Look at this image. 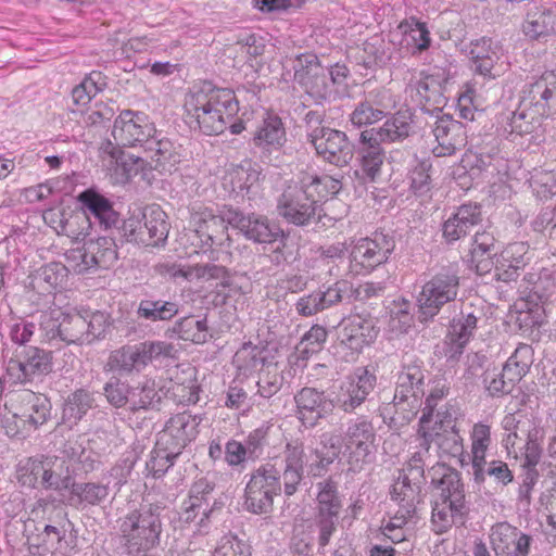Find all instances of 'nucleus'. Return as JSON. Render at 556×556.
<instances>
[{
  "label": "nucleus",
  "mask_w": 556,
  "mask_h": 556,
  "mask_svg": "<svg viewBox=\"0 0 556 556\" xmlns=\"http://www.w3.org/2000/svg\"><path fill=\"white\" fill-rule=\"evenodd\" d=\"M103 166L112 172L117 181L124 182L138 174L139 169L148 162L141 156L125 153L121 147L111 141L100 148Z\"/></svg>",
  "instance_id": "obj_23"
},
{
  "label": "nucleus",
  "mask_w": 556,
  "mask_h": 556,
  "mask_svg": "<svg viewBox=\"0 0 556 556\" xmlns=\"http://www.w3.org/2000/svg\"><path fill=\"white\" fill-rule=\"evenodd\" d=\"M375 441V427L367 416L349 419L342 433V442L350 470L361 471L374 460Z\"/></svg>",
  "instance_id": "obj_5"
},
{
  "label": "nucleus",
  "mask_w": 556,
  "mask_h": 556,
  "mask_svg": "<svg viewBox=\"0 0 556 556\" xmlns=\"http://www.w3.org/2000/svg\"><path fill=\"white\" fill-rule=\"evenodd\" d=\"M61 327V340L67 344L86 343L87 321L84 314L79 312L63 313Z\"/></svg>",
  "instance_id": "obj_45"
},
{
  "label": "nucleus",
  "mask_w": 556,
  "mask_h": 556,
  "mask_svg": "<svg viewBox=\"0 0 556 556\" xmlns=\"http://www.w3.org/2000/svg\"><path fill=\"white\" fill-rule=\"evenodd\" d=\"M424 479L401 472L392 485L391 498L397 503L401 514L415 515L422 503Z\"/></svg>",
  "instance_id": "obj_26"
},
{
  "label": "nucleus",
  "mask_w": 556,
  "mask_h": 556,
  "mask_svg": "<svg viewBox=\"0 0 556 556\" xmlns=\"http://www.w3.org/2000/svg\"><path fill=\"white\" fill-rule=\"evenodd\" d=\"M295 416L306 429H313L332 414L334 403L324 391L304 387L294 395Z\"/></svg>",
  "instance_id": "obj_15"
},
{
  "label": "nucleus",
  "mask_w": 556,
  "mask_h": 556,
  "mask_svg": "<svg viewBox=\"0 0 556 556\" xmlns=\"http://www.w3.org/2000/svg\"><path fill=\"white\" fill-rule=\"evenodd\" d=\"M262 349L252 343H244L233 355L232 363L243 375L256 370L264 363Z\"/></svg>",
  "instance_id": "obj_53"
},
{
  "label": "nucleus",
  "mask_w": 556,
  "mask_h": 556,
  "mask_svg": "<svg viewBox=\"0 0 556 556\" xmlns=\"http://www.w3.org/2000/svg\"><path fill=\"white\" fill-rule=\"evenodd\" d=\"M393 108L391 96L386 90H375L366 94L350 114V122L358 128L382 121Z\"/></svg>",
  "instance_id": "obj_22"
},
{
  "label": "nucleus",
  "mask_w": 556,
  "mask_h": 556,
  "mask_svg": "<svg viewBox=\"0 0 556 556\" xmlns=\"http://www.w3.org/2000/svg\"><path fill=\"white\" fill-rule=\"evenodd\" d=\"M143 227L147 229L146 237L151 240L147 247H157L163 244L169 232L166 213L160 205L152 204L142 212Z\"/></svg>",
  "instance_id": "obj_33"
},
{
  "label": "nucleus",
  "mask_w": 556,
  "mask_h": 556,
  "mask_svg": "<svg viewBox=\"0 0 556 556\" xmlns=\"http://www.w3.org/2000/svg\"><path fill=\"white\" fill-rule=\"evenodd\" d=\"M190 224L203 247H211L215 238L227 229L225 219L211 211L193 214Z\"/></svg>",
  "instance_id": "obj_34"
},
{
  "label": "nucleus",
  "mask_w": 556,
  "mask_h": 556,
  "mask_svg": "<svg viewBox=\"0 0 556 556\" xmlns=\"http://www.w3.org/2000/svg\"><path fill=\"white\" fill-rule=\"evenodd\" d=\"M108 370L131 372L144 368L140 351L137 345H126L111 353L105 365Z\"/></svg>",
  "instance_id": "obj_42"
},
{
  "label": "nucleus",
  "mask_w": 556,
  "mask_h": 556,
  "mask_svg": "<svg viewBox=\"0 0 556 556\" xmlns=\"http://www.w3.org/2000/svg\"><path fill=\"white\" fill-rule=\"evenodd\" d=\"M162 511L163 507L157 504L141 505L122 519L121 544L127 555H146L160 544Z\"/></svg>",
  "instance_id": "obj_3"
},
{
  "label": "nucleus",
  "mask_w": 556,
  "mask_h": 556,
  "mask_svg": "<svg viewBox=\"0 0 556 556\" xmlns=\"http://www.w3.org/2000/svg\"><path fill=\"white\" fill-rule=\"evenodd\" d=\"M18 367L24 378L36 374L48 372L51 367L49 353L38 348L30 346L25 350L24 359L18 362Z\"/></svg>",
  "instance_id": "obj_52"
},
{
  "label": "nucleus",
  "mask_w": 556,
  "mask_h": 556,
  "mask_svg": "<svg viewBox=\"0 0 556 556\" xmlns=\"http://www.w3.org/2000/svg\"><path fill=\"white\" fill-rule=\"evenodd\" d=\"M88 252L96 261L98 268H109L117 260L116 244L111 237H99L96 240H89Z\"/></svg>",
  "instance_id": "obj_50"
},
{
  "label": "nucleus",
  "mask_w": 556,
  "mask_h": 556,
  "mask_svg": "<svg viewBox=\"0 0 556 556\" xmlns=\"http://www.w3.org/2000/svg\"><path fill=\"white\" fill-rule=\"evenodd\" d=\"M311 143L318 156L339 167L346 166L354 156L353 143L343 131L337 129L314 130Z\"/></svg>",
  "instance_id": "obj_14"
},
{
  "label": "nucleus",
  "mask_w": 556,
  "mask_h": 556,
  "mask_svg": "<svg viewBox=\"0 0 556 556\" xmlns=\"http://www.w3.org/2000/svg\"><path fill=\"white\" fill-rule=\"evenodd\" d=\"M156 135L154 125L147 114L132 110H124L115 118L112 136L115 146H143L150 137Z\"/></svg>",
  "instance_id": "obj_12"
},
{
  "label": "nucleus",
  "mask_w": 556,
  "mask_h": 556,
  "mask_svg": "<svg viewBox=\"0 0 556 556\" xmlns=\"http://www.w3.org/2000/svg\"><path fill=\"white\" fill-rule=\"evenodd\" d=\"M308 191L317 193L319 199L327 198L339 193L342 188L340 179L332 176H308L303 178Z\"/></svg>",
  "instance_id": "obj_59"
},
{
  "label": "nucleus",
  "mask_w": 556,
  "mask_h": 556,
  "mask_svg": "<svg viewBox=\"0 0 556 556\" xmlns=\"http://www.w3.org/2000/svg\"><path fill=\"white\" fill-rule=\"evenodd\" d=\"M285 491L282 471L266 464L257 468L245 488L244 506L253 514H267L274 505V497Z\"/></svg>",
  "instance_id": "obj_7"
},
{
  "label": "nucleus",
  "mask_w": 556,
  "mask_h": 556,
  "mask_svg": "<svg viewBox=\"0 0 556 556\" xmlns=\"http://www.w3.org/2000/svg\"><path fill=\"white\" fill-rule=\"evenodd\" d=\"M108 402L114 407H124L129 403L130 386L112 377L103 387Z\"/></svg>",
  "instance_id": "obj_64"
},
{
  "label": "nucleus",
  "mask_w": 556,
  "mask_h": 556,
  "mask_svg": "<svg viewBox=\"0 0 556 556\" xmlns=\"http://www.w3.org/2000/svg\"><path fill=\"white\" fill-rule=\"evenodd\" d=\"M101 73L92 72L72 91V98L75 104L86 105L93 97L102 89L103 83L101 81Z\"/></svg>",
  "instance_id": "obj_55"
},
{
  "label": "nucleus",
  "mask_w": 556,
  "mask_h": 556,
  "mask_svg": "<svg viewBox=\"0 0 556 556\" xmlns=\"http://www.w3.org/2000/svg\"><path fill=\"white\" fill-rule=\"evenodd\" d=\"M294 80L317 103L337 100L338 90L331 87L326 70L314 54H300L293 65Z\"/></svg>",
  "instance_id": "obj_8"
},
{
  "label": "nucleus",
  "mask_w": 556,
  "mask_h": 556,
  "mask_svg": "<svg viewBox=\"0 0 556 556\" xmlns=\"http://www.w3.org/2000/svg\"><path fill=\"white\" fill-rule=\"evenodd\" d=\"M319 443L329 452L326 453L317 447L306 450L300 439L287 442L282 453V479L286 496L290 497L296 493L305 472L312 477H321L339 457L343 444L342 435L336 431H326L320 434Z\"/></svg>",
  "instance_id": "obj_2"
},
{
  "label": "nucleus",
  "mask_w": 556,
  "mask_h": 556,
  "mask_svg": "<svg viewBox=\"0 0 556 556\" xmlns=\"http://www.w3.org/2000/svg\"><path fill=\"white\" fill-rule=\"evenodd\" d=\"M161 396L153 380H144L138 387H130L129 408L132 412L149 409L160 403Z\"/></svg>",
  "instance_id": "obj_49"
},
{
  "label": "nucleus",
  "mask_w": 556,
  "mask_h": 556,
  "mask_svg": "<svg viewBox=\"0 0 556 556\" xmlns=\"http://www.w3.org/2000/svg\"><path fill=\"white\" fill-rule=\"evenodd\" d=\"M472 475L477 483H481L486 477L492 478L497 484L507 485L514 480V475L508 465L503 460L486 462L483 457L482 462L472 460Z\"/></svg>",
  "instance_id": "obj_36"
},
{
  "label": "nucleus",
  "mask_w": 556,
  "mask_h": 556,
  "mask_svg": "<svg viewBox=\"0 0 556 556\" xmlns=\"http://www.w3.org/2000/svg\"><path fill=\"white\" fill-rule=\"evenodd\" d=\"M437 146L432 148L435 156H448L466 146V129L462 122L453 119L447 114L437 115L432 126Z\"/></svg>",
  "instance_id": "obj_18"
},
{
  "label": "nucleus",
  "mask_w": 556,
  "mask_h": 556,
  "mask_svg": "<svg viewBox=\"0 0 556 556\" xmlns=\"http://www.w3.org/2000/svg\"><path fill=\"white\" fill-rule=\"evenodd\" d=\"M377 378L367 367L356 368L352 375L341 382L336 396L332 399L334 407L346 414L358 408L374 391Z\"/></svg>",
  "instance_id": "obj_11"
},
{
  "label": "nucleus",
  "mask_w": 556,
  "mask_h": 556,
  "mask_svg": "<svg viewBox=\"0 0 556 556\" xmlns=\"http://www.w3.org/2000/svg\"><path fill=\"white\" fill-rule=\"evenodd\" d=\"M228 223L248 240L257 243H271L279 237V228L271 225L264 215L233 211L229 213Z\"/></svg>",
  "instance_id": "obj_21"
},
{
  "label": "nucleus",
  "mask_w": 556,
  "mask_h": 556,
  "mask_svg": "<svg viewBox=\"0 0 556 556\" xmlns=\"http://www.w3.org/2000/svg\"><path fill=\"white\" fill-rule=\"evenodd\" d=\"M465 52L476 74L489 79H494L500 75L501 47L491 38L482 37L471 41Z\"/></svg>",
  "instance_id": "obj_19"
},
{
  "label": "nucleus",
  "mask_w": 556,
  "mask_h": 556,
  "mask_svg": "<svg viewBox=\"0 0 556 556\" xmlns=\"http://www.w3.org/2000/svg\"><path fill=\"white\" fill-rule=\"evenodd\" d=\"M467 507H454L451 503L434 500L432 505L431 523L435 533H445L466 514Z\"/></svg>",
  "instance_id": "obj_41"
},
{
  "label": "nucleus",
  "mask_w": 556,
  "mask_h": 556,
  "mask_svg": "<svg viewBox=\"0 0 556 556\" xmlns=\"http://www.w3.org/2000/svg\"><path fill=\"white\" fill-rule=\"evenodd\" d=\"M459 280L455 267H442L421 288L417 298L420 313L433 317L445 304L454 302L459 292Z\"/></svg>",
  "instance_id": "obj_6"
},
{
  "label": "nucleus",
  "mask_w": 556,
  "mask_h": 556,
  "mask_svg": "<svg viewBox=\"0 0 556 556\" xmlns=\"http://www.w3.org/2000/svg\"><path fill=\"white\" fill-rule=\"evenodd\" d=\"M31 514L35 518L29 519L26 523H31V530L35 532L74 527L65 508L47 498L38 500Z\"/></svg>",
  "instance_id": "obj_25"
},
{
  "label": "nucleus",
  "mask_w": 556,
  "mask_h": 556,
  "mask_svg": "<svg viewBox=\"0 0 556 556\" xmlns=\"http://www.w3.org/2000/svg\"><path fill=\"white\" fill-rule=\"evenodd\" d=\"M20 400L23 404L22 416L30 425L37 427L47 421L51 406L46 396L25 390L20 394Z\"/></svg>",
  "instance_id": "obj_37"
},
{
  "label": "nucleus",
  "mask_w": 556,
  "mask_h": 556,
  "mask_svg": "<svg viewBox=\"0 0 556 556\" xmlns=\"http://www.w3.org/2000/svg\"><path fill=\"white\" fill-rule=\"evenodd\" d=\"M477 321L478 318L472 313L465 312L453 318L446 336L452 357L463 353L477 328Z\"/></svg>",
  "instance_id": "obj_31"
},
{
  "label": "nucleus",
  "mask_w": 556,
  "mask_h": 556,
  "mask_svg": "<svg viewBox=\"0 0 556 556\" xmlns=\"http://www.w3.org/2000/svg\"><path fill=\"white\" fill-rule=\"evenodd\" d=\"M42 471L39 486L47 490H67L71 485V476L65 460L58 456H41Z\"/></svg>",
  "instance_id": "obj_30"
},
{
  "label": "nucleus",
  "mask_w": 556,
  "mask_h": 556,
  "mask_svg": "<svg viewBox=\"0 0 556 556\" xmlns=\"http://www.w3.org/2000/svg\"><path fill=\"white\" fill-rule=\"evenodd\" d=\"M144 367L162 357L174 358L176 350L172 343L164 341H146L138 344Z\"/></svg>",
  "instance_id": "obj_60"
},
{
  "label": "nucleus",
  "mask_w": 556,
  "mask_h": 556,
  "mask_svg": "<svg viewBox=\"0 0 556 556\" xmlns=\"http://www.w3.org/2000/svg\"><path fill=\"white\" fill-rule=\"evenodd\" d=\"M410 124L402 115H393L379 128L364 130L361 134L362 143H375L380 146L384 142H395L408 137Z\"/></svg>",
  "instance_id": "obj_28"
},
{
  "label": "nucleus",
  "mask_w": 556,
  "mask_h": 556,
  "mask_svg": "<svg viewBox=\"0 0 556 556\" xmlns=\"http://www.w3.org/2000/svg\"><path fill=\"white\" fill-rule=\"evenodd\" d=\"M93 397L90 392L78 389L71 393L63 406V419L76 424L92 407Z\"/></svg>",
  "instance_id": "obj_46"
},
{
  "label": "nucleus",
  "mask_w": 556,
  "mask_h": 556,
  "mask_svg": "<svg viewBox=\"0 0 556 556\" xmlns=\"http://www.w3.org/2000/svg\"><path fill=\"white\" fill-rule=\"evenodd\" d=\"M41 471V457H29L20 463L17 480L24 486L37 488L39 486Z\"/></svg>",
  "instance_id": "obj_61"
},
{
  "label": "nucleus",
  "mask_w": 556,
  "mask_h": 556,
  "mask_svg": "<svg viewBox=\"0 0 556 556\" xmlns=\"http://www.w3.org/2000/svg\"><path fill=\"white\" fill-rule=\"evenodd\" d=\"M164 446H155L151 452L150 458L146 463L147 470L154 477H162L173 465L180 453H170Z\"/></svg>",
  "instance_id": "obj_56"
},
{
  "label": "nucleus",
  "mask_w": 556,
  "mask_h": 556,
  "mask_svg": "<svg viewBox=\"0 0 556 556\" xmlns=\"http://www.w3.org/2000/svg\"><path fill=\"white\" fill-rule=\"evenodd\" d=\"M67 276V267L61 263L52 262L40 267L31 278L34 289L39 292L51 293L62 286Z\"/></svg>",
  "instance_id": "obj_38"
},
{
  "label": "nucleus",
  "mask_w": 556,
  "mask_h": 556,
  "mask_svg": "<svg viewBox=\"0 0 556 556\" xmlns=\"http://www.w3.org/2000/svg\"><path fill=\"white\" fill-rule=\"evenodd\" d=\"M339 339L353 351H361L369 345L378 334V329L370 316L353 314L342 319L339 325Z\"/></svg>",
  "instance_id": "obj_20"
},
{
  "label": "nucleus",
  "mask_w": 556,
  "mask_h": 556,
  "mask_svg": "<svg viewBox=\"0 0 556 556\" xmlns=\"http://www.w3.org/2000/svg\"><path fill=\"white\" fill-rule=\"evenodd\" d=\"M437 491L435 500L451 503L455 508L466 506L464 485L456 470L445 469L438 481Z\"/></svg>",
  "instance_id": "obj_35"
},
{
  "label": "nucleus",
  "mask_w": 556,
  "mask_h": 556,
  "mask_svg": "<svg viewBox=\"0 0 556 556\" xmlns=\"http://www.w3.org/2000/svg\"><path fill=\"white\" fill-rule=\"evenodd\" d=\"M288 141L287 129L281 117L265 113L251 134L250 143L260 153L264 162H271Z\"/></svg>",
  "instance_id": "obj_10"
},
{
  "label": "nucleus",
  "mask_w": 556,
  "mask_h": 556,
  "mask_svg": "<svg viewBox=\"0 0 556 556\" xmlns=\"http://www.w3.org/2000/svg\"><path fill=\"white\" fill-rule=\"evenodd\" d=\"M320 200L314 197L305 180L290 182L277 199V213L287 223L298 227L316 224L321 218Z\"/></svg>",
  "instance_id": "obj_4"
},
{
  "label": "nucleus",
  "mask_w": 556,
  "mask_h": 556,
  "mask_svg": "<svg viewBox=\"0 0 556 556\" xmlns=\"http://www.w3.org/2000/svg\"><path fill=\"white\" fill-rule=\"evenodd\" d=\"M432 165L429 161H420L410 172V189L417 197H428L432 189L430 170Z\"/></svg>",
  "instance_id": "obj_57"
},
{
  "label": "nucleus",
  "mask_w": 556,
  "mask_h": 556,
  "mask_svg": "<svg viewBox=\"0 0 556 556\" xmlns=\"http://www.w3.org/2000/svg\"><path fill=\"white\" fill-rule=\"evenodd\" d=\"M173 331L181 340L204 343L207 338L206 319H198L194 316L184 317L174 325Z\"/></svg>",
  "instance_id": "obj_48"
},
{
  "label": "nucleus",
  "mask_w": 556,
  "mask_h": 556,
  "mask_svg": "<svg viewBox=\"0 0 556 556\" xmlns=\"http://www.w3.org/2000/svg\"><path fill=\"white\" fill-rule=\"evenodd\" d=\"M110 483L106 482H79L70 485L71 494L78 498L79 504L100 505L110 494Z\"/></svg>",
  "instance_id": "obj_43"
},
{
  "label": "nucleus",
  "mask_w": 556,
  "mask_h": 556,
  "mask_svg": "<svg viewBox=\"0 0 556 556\" xmlns=\"http://www.w3.org/2000/svg\"><path fill=\"white\" fill-rule=\"evenodd\" d=\"M63 454L71 460L83 465L86 471L92 470L94 458L91 451H87L78 438L68 439L62 450Z\"/></svg>",
  "instance_id": "obj_62"
},
{
  "label": "nucleus",
  "mask_w": 556,
  "mask_h": 556,
  "mask_svg": "<svg viewBox=\"0 0 556 556\" xmlns=\"http://www.w3.org/2000/svg\"><path fill=\"white\" fill-rule=\"evenodd\" d=\"M527 534L506 522H501L492 528L491 543L496 556H502L516 542L522 540Z\"/></svg>",
  "instance_id": "obj_51"
},
{
  "label": "nucleus",
  "mask_w": 556,
  "mask_h": 556,
  "mask_svg": "<svg viewBox=\"0 0 556 556\" xmlns=\"http://www.w3.org/2000/svg\"><path fill=\"white\" fill-rule=\"evenodd\" d=\"M201 418L188 412L170 417L164 429L159 433L157 446L172 450L170 453H180L192 442L199 433Z\"/></svg>",
  "instance_id": "obj_16"
},
{
  "label": "nucleus",
  "mask_w": 556,
  "mask_h": 556,
  "mask_svg": "<svg viewBox=\"0 0 556 556\" xmlns=\"http://www.w3.org/2000/svg\"><path fill=\"white\" fill-rule=\"evenodd\" d=\"M395 248L393 238L382 232L361 238L351 251L352 261L367 270L386 263Z\"/></svg>",
  "instance_id": "obj_17"
},
{
  "label": "nucleus",
  "mask_w": 556,
  "mask_h": 556,
  "mask_svg": "<svg viewBox=\"0 0 556 556\" xmlns=\"http://www.w3.org/2000/svg\"><path fill=\"white\" fill-rule=\"evenodd\" d=\"M59 217V232L74 240H83L89 235L92 222L86 211L60 212Z\"/></svg>",
  "instance_id": "obj_40"
},
{
  "label": "nucleus",
  "mask_w": 556,
  "mask_h": 556,
  "mask_svg": "<svg viewBox=\"0 0 556 556\" xmlns=\"http://www.w3.org/2000/svg\"><path fill=\"white\" fill-rule=\"evenodd\" d=\"M495 238L489 231H477L470 248V263L480 275L492 268V255L495 254Z\"/></svg>",
  "instance_id": "obj_32"
},
{
  "label": "nucleus",
  "mask_w": 556,
  "mask_h": 556,
  "mask_svg": "<svg viewBox=\"0 0 556 556\" xmlns=\"http://www.w3.org/2000/svg\"><path fill=\"white\" fill-rule=\"evenodd\" d=\"M79 202L87 210L86 212L94 218L105 229L116 225L118 214L113 208L110 200L99 192L88 189L78 195Z\"/></svg>",
  "instance_id": "obj_29"
},
{
  "label": "nucleus",
  "mask_w": 556,
  "mask_h": 556,
  "mask_svg": "<svg viewBox=\"0 0 556 556\" xmlns=\"http://www.w3.org/2000/svg\"><path fill=\"white\" fill-rule=\"evenodd\" d=\"M554 20L555 16L548 10L535 8L527 14L523 31L531 39L547 36L554 30Z\"/></svg>",
  "instance_id": "obj_47"
},
{
  "label": "nucleus",
  "mask_w": 556,
  "mask_h": 556,
  "mask_svg": "<svg viewBox=\"0 0 556 556\" xmlns=\"http://www.w3.org/2000/svg\"><path fill=\"white\" fill-rule=\"evenodd\" d=\"M532 363L533 349L529 344L520 343L506 361L502 370H504L505 377L517 383L527 375Z\"/></svg>",
  "instance_id": "obj_39"
},
{
  "label": "nucleus",
  "mask_w": 556,
  "mask_h": 556,
  "mask_svg": "<svg viewBox=\"0 0 556 556\" xmlns=\"http://www.w3.org/2000/svg\"><path fill=\"white\" fill-rule=\"evenodd\" d=\"M146 157L150 159V167L161 173H172L175 166L180 162L174 143L167 138H157L153 135L143 146Z\"/></svg>",
  "instance_id": "obj_27"
},
{
  "label": "nucleus",
  "mask_w": 556,
  "mask_h": 556,
  "mask_svg": "<svg viewBox=\"0 0 556 556\" xmlns=\"http://www.w3.org/2000/svg\"><path fill=\"white\" fill-rule=\"evenodd\" d=\"M482 222L481 207L478 204H463L443 223V238L455 242L466 237L473 227Z\"/></svg>",
  "instance_id": "obj_24"
},
{
  "label": "nucleus",
  "mask_w": 556,
  "mask_h": 556,
  "mask_svg": "<svg viewBox=\"0 0 556 556\" xmlns=\"http://www.w3.org/2000/svg\"><path fill=\"white\" fill-rule=\"evenodd\" d=\"M74 527L58 530H31V523H25V536L29 551L39 556H70L76 546Z\"/></svg>",
  "instance_id": "obj_9"
},
{
  "label": "nucleus",
  "mask_w": 556,
  "mask_h": 556,
  "mask_svg": "<svg viewBox=\"0 0 556 556\" xmlns=\"http://www.w3.org/2000/svg\"><path fill=\"white\" fill-rule=\"evenodd\" d=\"M188 123L203 134H223L229 124L231 134L239 135L245 126L242 121L231 123L239 111L235 93L227 88H217L204 81L187 93L184 104Z\"/></svg>",
  "instance_id": "obj_1"
},
{
  "label": "nucleus",
  "mask_w": 556,
  "mask_h": 556,
  "mask_svg": "<svg viewBox=\"0 0 556 556\" xmlns=\"http://www.w3.org/2000/svg\"><path fill=\"white\" fill-rule=\"evenodd\" d=\"M483 383L491 396H501L513 391L515 382L504 376V370L497 368L485 369L483 372Z\"/></svg>",
  "instance_id": "obj_58"
},
{
  "label": "nucleus",
  "mask_w": 556,
  "mask_h": 556,
  "mask_svg": "<svg viewBox=\"0 0 556 556\" xmlns=\"http://www.w3.org/2000/svg\"><path fill=\"white\" fill-rule=\"evenodd\" d=\"M401 27H405L403 34L404 41L407 46H413V48L418 52L429 48L431 39L429 30L425 24L412 22L405 26L401 25Z\"/></svg>",
  "instance_id": "obj_63"
},
{
  "label": "nucleus",
  "mask_w": 556,
  "mask_h": 556,
  "mask_svg": "<svg viewBox=\"0 0 556 556\" xmlns=\"http://www.w3.org/2000/svg\"><path fill=\"white\" fill-rule=\"evenodd\" d=\"M317 516L318 545L325 547L337 530V519L341 509L337 483L331 479L317 483Z\"/></svg>",
  "instance_id": "obj_13"
},
{
  "label": "nucleus",
  "mask_w": 556,
  "mask_h": 556,
  "mask_svg": "<svg viewBox=\"0 0 556 556\" xmlns=\"http://www.w3.org/2000/svg\"><path fill=\"white\" fill-rule=\"evenodd\" d=\"M365 144L366 147L362 149V169L367 178L375 181L380 175L384 152L374 142Z\"/></svg>",
  "instance_id": "obj_54"
},
{
  "label": "nucleus",
  "mask_w": 556,
  "mask_h": 556,
  "mask_svg": "<svg viewBox=\"0 0 556 556\" xmlns=\"http://www.w3.org/2000/svg\"><path fill=\"white\" fill-rule=\"evenodd\" d=\"M178 314V305L175 302L163 301V300H141L137 315L139 318H143L150 321H165L172 319Z\"/></svg>",
  "instance_id": "obj_44"
}]
</instances>
